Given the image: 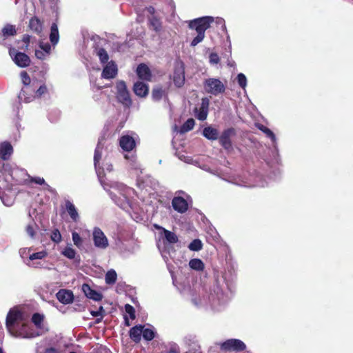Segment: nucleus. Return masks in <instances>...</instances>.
Here are the masks:
<instances>
[{
    "instance_id": "nucleus-1",
    "label": "nucleus",
    "mask_w": 353,
    "mask_h": 353,
    "mask_svg": "<svg viewBox=\"0 0 353 353\" xmlns=\"http://www.w3.org/2000/svg\"><path fill=\"white\" fill-rule=\"evenodd\" d=\"M213 21L214 18L212 17L205 16L190 20L188 22V28L194 30L197 32L196 37L191 41L190 46L192 47L196 46L204 39L205 32Z\"/></svg>"
},
{
    "instance_id": "nucleus-2",
    "label": "nucleus",
    "mask_w": 353,
    "mask_h": 353,
    "mask_svg": "<svg viewBox=\"0 0 353 353\" xmlns=\"http://www.w3.org/2000/svg\"><path fill=\"white\" fill-rule=\"evenodd\" d=\"M28 319L29 315L24 310L13 308L10 310L7 314L6 325L8 331H10L21 321H28Z\"/></svg>"
},
{
    "instance_id": "nucleus-3",
    "label": "nucleus",
    "mask_w": 353,
    "mask_h": 353,
    "mask_svg": "<svg viewBox=\"0 0 353 353\" xmlns=\"http://www.w3.org/2000/svg\"><path fill=\"white\" fill-rule=\"evenodd\" d=\"M203 87L207 93L214 96L223 94L225 91V85L216 78L206 79L203 82Z\"/></svg>"
},
{
    "instance_id": "nucleus-4",
    "label": "nucleus",
    "mask_w": 353,
    "mask_h": 353,
    "mask_svg": "<svg viewBox=\"0 0 353 353\" xmlns=\"http://www.w3.org/2000/svg\"><path fill=\"white\" fill-rule=\"evenodd\" d=\"M9 332L12 335L17 337L33 338L35 336L33 330L28 323V321H21L20 324L17 325L12 330Z\"/></svg>"
},
{
    "instance_id": "nucleus-5",
    "label": "nucleus",
    "mask_w": 353,
    "mask_h": 353,
    "mask_svg": "<svg viewBox=\"0 0 353 353\" xmlns=\"http://www.w3.org/2000/svg\"><path fill=\"white\" fill-rule=\"evenodd\" d=\"M116 88L117 90V98L118 101L125 106H130L132 104V100L125 81H118L116 85Z\"/></svg>"
},
{
    "instance_id": "nucleus-6",
    "label": "nucleus",
    "mask_w": 353,
    "mask_h": 353,
    "mask_svg": "<svg viewBox=\"0 0 353 353\" xmlns=\"http://www.w3.org/2000/svg\"><path fill=\"white\" fill-rule=\"evenodd\" d=\"M9 54L14 63L20 68H26L30 65L31 59L25 52H17L16 49L9 47Z\"/></svg>"
},
{
    "instance_id": "nucleus-7",
    "label": "nucleus",
    "mask_w": 353,
    "mask_h": 353,
    "mask_svg": "<svg viewBox=\"0 0 353 353\" xmlns=\"http://www.w3.org/2000/svg\"><path fill=\"white\" fill-rule=\"evenodd\" d=\"M246 348L245 344L239 339H228L221 344V350L225 352H242Z\"/></svg>"
},
{
    "instance_id": "nucleus-8",
    "label": "nucleus",
    "mask_w": 353,
    "mask_h": 353,
    "mask_svg": "<svg viewBox=\"0 0 353 353\" xmlns=\"http://www.w3.org/2000/svg\"><path fill=\"white\" fill-rule=\"evenodd\" d=\"M236 130L234 128H229L224 130L220 137L219 141L220 145L226 150L229 151L232 149V137L236 135Z\"/></svg>"
},
{
    "instance_id": "nucleus-9",
    "label": "nucleus",
    "mask_w": 353,
    "mask_h": 353,
    "mask_svg": "<svg viewBox=\"0 0 353 353\" xmlns=\"http://www.w3.org/2000/svg\"><path fill=\"white\" fill-rule=\"evenodd\" d=\"M93 241L97 248L105 249L108 246V241L103 231L95 228L93 230Z\"/></svg>"
},
{
    "instance_id": "nucleus-10",
    "label": "nucleus",
    "mask_w": 353,
    "mask_h": 353,
    "mask_svg": "<svg viewBox=\"0 0 353 353\" xmlns=\"http://www.w3.org/2000/svg\"><path fill=\"white\" fill-rule=\"evenodd\" d=\"M138 77L146 81H151L152 80V72L149 67L145 63H140L136 70Z\"/></svg>"
},
{
    "instance_id": "nucleus-11",
    "label": "nucleus",
    "mask_w": 353,
    "mask_h": 353,
    "mask_svg": "<svg viewBox=\"0 0 353 353\" xmlns=\"http://www.w3.org/2000/svg\"><path fill=\"white\" fill-rule=\"evenodd\" d=\"M57 299L63 304L67 305L73 302L74 294L71 290L61 289L56 294Z\"/></svg>"
},
{
    "instance_id": "nucleus-12",
    "label": "nucleus",
    "mask_w": 353,
    "mask_h": 353,
    "mask_svg": "<svg viewBox=\"0 0 353 353\" xmlns=\"http://www.w3.org/2000/svg\"><path fill=\"white\" fill-rule=\"evenodd\" d=\"M173 81L177 88H181L185 83V70L183 65L176 67L173 74Z\"/></svg>"
},
{
    "instance_id": "nucleus-13",
    "label": "nucleus",
    "mask_w": 353,
    "mask_h": 353,
    "mask_svg": "<svg viewBox=\"0 0 353 353\" xmlns=\"http://www.w3.org/2000/svg\"><path fill=\"white\" fill-rule=\"evenodd\" d=\"M120 147L126 152L132 151L136 146L134 138L130 135H123L119 139Z\"/></svg>"
},
{
    "instance_id": "nucleus-14",
    "label": "nucleus",
    "mask_w": 353,
    "mask_h": 353,
    "mask_svg": "<svg viewBox=\"0 0 353 353\" xmlns=\"http://www.w3.org/2000/svg\"><path fill=\"white\" fill-rule=\"evenodd\" d=\"M17 30L16 26L10 23H6L1 29L0 34V44L2 43V41H5L10 37H14L17 35Z\"/></svg>"
},
{
    "instance_id": "nucleus-15",
    "label": "nucleus",
    "mask_w": 353,
    "mask_h": 353,
    "mask_svg": "<svg viewBox=\"0 0 353 353\" xmlns=\"http://www.w3.org/2000/svg\"><path fill=\"white\" fill-rule=\"evenodd\" d=\"M172 205L174 210L179 213H184L188 209L187 201L181 196H175L172 201Z\"/></svg>"
},
{
    "instance_id": "nucleus-16",
    "label": "nucleus",
    "mask_w": 353,
    "mask_h": 353,
    "mask_svg": "<svg viewBox=\"0 0 353 353\" xmlns=\"http://www.w3.org/2000/svg\"><path fill=\"white\" fill-rule=\"evenodd\" d=\"M117 74V66L113 61L108 62L103 68L102 77L110 79H113Z\"/></svg>"
},
{
    "instance_id": "nucleus-17",
    "label": "nucleus",
    "mask_w": 353,
    "mask_h": 353,
    "mask_svg": "<svg viewBox=\"0 0 353 353\" xmlns=\"http://www.w3.org/2000/svg\"><path fill=\"white\" fill-rule=\"evenodd\" d=\"M82 291L88 299H92L96 301H99L102 299L103 295L101 293L91 288L89 284L84 283L82 285Z\"/></svg>"
},
{
    "instance_id": "nucleus-18",
    "label": "nucleus",
    "mask_w": 353,
    "mask_h": 353,
    "mask_svg": "<svg viewBox=\"0 0 353 353\" xmlns=\"http://www.w3.org/2000/svg\"><path fill=\"white\" fill-rule=\"evenodd\" d=\"M133 91L138 97H145L149 92V86L142 81H137L134 84Z\"/></svg>"
},
{
    "instance_id": "nucleus-19",
    "label": "nucleus",
    "mask_w": 353,
    "mask_h": 353,
    "mask_svg": "<svg viewBox=\"0 0 353 353\" xmlns=\"http://www.w3.org/2000/svg\"><path fill=\"white\" fill-rule=\"evenodd\" d=\"M13 152V148L10 143L5 141L0 144V157L1 159L8 160Z\"/></svg>"
},
{
    "instance_id": "nucleus-20",
    "label": "nucleus",
    "mask_w": 353,
    "mask_h": 353,
    "mask_svg": "<svg viewBox=\"0 0 353 353\" xmlns=\"http://www.w3.org/2000/svg\"><path fill=\"white\" fill-rule=\"evenodd\" d=\"M209 100L207 98H203L201 107L196 114L197 119L204 121L206 119L208 113Z\"/></svg>"
},
{
    "instance_id": "nucleus-21",
    "label": "nucleus",
    "mask_w": 353,
    "mask_h": 353,
    "mask_svg": "<svg viewBox=\"0 0 353 353\" xmlns=\"http://www.w3.org/2000/svg\"><path fill=\"white\" fill-rule=\"evenodd\" d=\"M144 325H138L132 327L129 332L130 339L136 343L141 341V334Z\"/></svg>"
},
{
    "instance_id": "nucleus-22",
    "label": "nucleus",
    "mask_w": 353,
    "mask_h": 353,
    "mask_svg": "<svg viewBox=\"0 0 353 353\" xmlns=\"http://www.w3.org/2000/svg\"><path fill=\"white\" fill-rule=\"evenodd\" d=\"M65 207L71 219L74 222H77L79 221V216L75 205L70 201L66 200L65 202Z\"/></svg>"
},
{
    "instance_id": "nucleus-23",
    "label": "nucleus",
    "mask_w": 353,
    "mask_h": 353,
    "mask_svg": "<svg viewBox=\"0 0 353 353\" xmlns=\"http://www.w3.org/2000/svg\"><path fill=\"white\" fill-rule=\"evenodd\" d=\"M28 27L35 33L39 34L43 30V23L37 17H32L29 21Z\"/></svg>"
},
{
    "instance_id": "nucleus-24",
    "label": "nucleus",
    "mask_w": 353,
    "mask_h": 353,
    "mask_svg": "<svg viewBox=\"0 0 353 353\" xmlns=\"http://www.w3.org/2000/svg\"><path fill=\"white\" fill-rule=\"evenodd\" d=\"M3 168L6 172L8 173V174L12 177V179L14 181L15 183H21V181L18 179H17L16 176L18 174V173L23 172V170H19L17 168H12L11 165L8 163H3Z\"/></svg>"
},
{
    "instance_id": "nucleus-25",
    "label": "nucleus",
    "mask_w": 353,
    "mask_h": 353,
    "mask_svg": "<svg viewBox=\"0 0 353 353\" xmlns=\"http://www.w3.org/2000/svg\"><path fill=\"white\" fill-rule=\"evenodd\" d=\"M203 135L206 139L214 141L219 138V132L216 128L208 126L203 129Z\"/></svg>"
},
{
    "instance_id": "nucleus-26",
    "label": "nucleus",
    "mask_w": 353,
    "mask_h": 353,
    "mask_svg": "<svg viewBox=\"0 0 353 353\" xmlns=\"http://www.w3.org/2000/svg\"><path fill=\"white\" fill-rule=\"evenodd\" d=\"M59 40V34L58 26L56 23H53L50 28V41L52 46H55L58 43Z\"/></svg>"
},
{
    "instance_id": "nucleus-27",
    "label": "nucleus",
    "mask_w": 353,
    "mask_h": 353,
    "mask_svg": "<svg viewBox=\"0 0 353 353\" xmlns=\"http://www.w3.org/2000/svg\"><path fill=\"white\" fill-rule=\"evenodd\" d=\"M149 23L150 26L153 28V30L159 32L162 29V23L159 18L157 16H152L149 18Z\"/></svg>"
},
{
    "instance_id": "nucleus-28",
    "label": "nucleus",
    "mask_w": 353,
    "mask_h": 353,
    "mask_svg": "<svg viewBox=\"0 0 353 353\" xmlns=\"http://www.w3.org/2000/svg\"><path fill=\"white\" fill-rule=\"evenodd\" d=\"M165 94V90L160 86H156L152 89V98L154 101H159Z\"/></svg>"
},
{
    "instance_id": "nucleus-29",
    "label": "nucleus",
    "mask_w": 353,
    "mask_h": 353,
    "mask_svg": "<svg viewBox=\"0 0 353 353\" xmlns=\"http://www.w3.org/2000/svg\"><path fill=\"white\" fill-rule=\"evenodd\" d=\"M191 269L196 271H202L205 268L203 262L200 259H192L189 262Z\"/></svg>"
},
{
    "instance_id": "nucleus-30",
    "label": "nucleus",
    "mask_w": 353,
    "mask_h": 353,
    "mask_svg": "<svg viewBox=\"0 0 353 353\" xmlns=\"http://www.w3.org/2000/svg\"><path fill=\"white\" fill-rule=\"evenodd\" d=\"M30 39H31V36H30L29 34H23L22 37V39L21 40H17V44H19L20 43H25V46H19V49L23 50L24 52L28 51V46L30 43Z\"/></svg>"
},
{
    "instance_id": "nucleus-31",
    "label": "nucleus",
    "mask_w": 353,
    "mask_h": 353,
    "mask_svg": "<svg viewBox=\"0 0 353 353\" xmlns=\"http://www.w3.org/2000/svg\"><path fill=\"white\" fill-rule=\"evenodd\" d=\"M195 121L192 118L188 119L180 128V132L186 133L193 129Z\"/></svg>"
},
{
    "instance_id": "nucleus-32",
    "label": "nucleus",
    "mask_w": 353,
    "mask_h": 353,
    "mask_svg": "<svg viewBox=\"0 0 353 353\" xmlns=\"http://www.w3.org/2000/svg\"><path fill=\"white\" fill-rule=\"evenodd\" d=\"M44 320V315L40 313H34L33 314L31 321L32 323L36 326L37 328L41 329L42 328L43 321Z\"/></svg>"
},
{
    "instance_id": "nucleus-33",
    "label": "nucleus",
    "mask_w": 353,
    "mask_h": 353,
    "mask_svg": "<svg viewBox=\"0 0 353 353\" xmlns=\"http://www.w3.org/2000/svg\"><path fill=\"white\" fill-rule=\"evenodd\" d=\"M163 233L165 240L169 243L174 244L178 242L179 238L175 233L166 229H163Z\"/></svg>"
},
{
    "instance_id": "nucleus-34",
    "label": "nucleus",
    "mask_w": 353,
    "mask_h": 353,
    "mask_svg": "<svg viewBox=\"0 0 353 353\" xmlns=\"http://www.w3.org/2000/svg\"><path fill=\"white\" fill-rule=\"evenodd\" d=\"M117 274L115 270H110L107 272L105 276V283L108 285H112L116 283Z\"/></svg>"
},
{
    "instance_id": "nucleus-35",
    "label": "nucleus",
    "mask_w": 353,
    "mask_h": 353,
    "mask_svg": "<svg viewBox=\"0 0 353 353\" xmlns=\"http://www.w3.org/2000/svg\"><path fill=\"white\" fill-rule=\"evenodd\" d=\"M97 55L99 57L101 63H108L109 60V55L107 51L103 48L97 49Z\"/></svg>"
},
{
    "instance_id": "nucleus-36",
    "label": "nucleus",
    "mask_w": 353,
    "mask_h": 353,
    "mask_svg": "<svg viewBox=\"0 0 353 353\" xmlns=\"http://www.w3.org/2000/svg\"><path fill=\"white\" fill-rule=\"evenodd\" d=\"M61 254L66 258L69 259H74L76 256L77 252L70 245L66 246L63 250L61 252Z\"/></svg>"
},
{
    "instance_id": "nucleus-37",
    "label": "nucleus",
    "mask_w": 353,
    "mask_h": 353,
    "mask_svg": "<svg viewBox=\"0 0 353 353\" xmlns=\"http://www.w3.org/2000/svg\"><path fill=\"white\" fill-rule=\"evenodd\" d=\"M203 248V243L200 239H194L188 245V248L192 251H199Z\"/></svg>"
},
{
    "instance_id": "nucleus-38",
    "label": "nucleus",
    "mask_w": 353,
    "mask_h": 353,
    "mask_svg": "<svg viewBox=\"0 0 353 353\" xmlns=\"http://www.w3.org/2000/svg\"><path fill=\"white\" fill-rule=\"evenodd\" d=\"M105 310L102 306H100L99 310L97 311H91L90 314L92 316H100L95 320V323H99L101 322L102 319L104 316Z\"/></svg>"
},
{
    "instance_id": "nucleus-39",
    "label": "nucleus",
    "mask_w": 353,
    "mask_h": 353,
    "mask_svg": "<svg viewBox=\"0 0 353 353\" xmlns=\"http://www.w3.org/2000/svg\"><path fill=\"white\" fill-rule=\"evenodd\" d=\"M50 239L53 242L56 243H59L61 241V234L57 228H55L52 231Z\"/></svg>"
},
{
    "instance_id": "nucleus-40",
    "label": "nucleus",
    "mask_w": 353,
    "mask_h": 353,
    "mask_svg": "<svg viewBox=\"0 0 353 353\" xmlns=\"http://www.w3.org/2000/svg\"><path fill=\"white\" fill-rule=\"evenodd\" d=\"M259 129L260 130H261L263 132H264L268 137L272 139V141H275V139H276L275 134L268 127H266V126H265L263 125H260L259 126Z\"/></svg>"
},
{
    "instance_id": "nucleus-41",
    "label": "nucleus",
    "mask_w": 353,
    "mask_h": 353,
    "mask_svg": "<svg viewBox=\"0 0 353 353\" xmlns=\"http://www.w3.org/2000/svg\"><path fill=\"white\" fill-rule=\"evenodd\" d=\"M142 335L143 339L146 341H152L154 338V331L149 328H143Z\"/></svg>"
},
{
    "instance_id": "nucleus-42",
    "label": "nucleus",
    "mask_w": 353,
    "mask_h": 353,
    "mask_svg": "<svg viewBox=\"0 0 353 353\" xmlns=\"http://www.w3.org/2000/svg\"><path fill=\"white\" fill-rule=\"evenodd\" d=\"M48 255V253L46 251L43 250L38 252H34L30 255L29 259L31 261L35 260V259H42L45 258Z\"/></svg>"
},
{
    "instance_id": "nucleus-43",
    "label": "nucleus",
    "mask_w": 353,
    "mask_h": 353,
    "mask_svg": "<svg viewBox=\"0 0 353 353\" xmlns=\"http://www.w3.org/2000/svg\"><path fill=\"white\" fill-rule=\"evenodd\" d=\"M72 241L74 242V244L77 247V248H81V245H82V239L81 237L80 236V235L76 232H73L72 233Z\"/></svg>"
},
{
    "instance_id": "nucleus-44",
    "label": "nucleus",
    "mask_w": 353,
    "mask_h": 353,
    "mask_svg": "<svg viewBox=\"0 0 353 353\" xmlns=\"http://www.w3.org/2000/svg\"><path fill=\"white\" fill-rule=\"evenodd\" d=\"M125 311L126 313H128L132 320L135 319L136 314H135V310L133 306H132L130 304H125Z\"/></svg>"
},
{
    "instance_id": "nucleus-45",
    "label": "nucleus",
    "mask_w": 353,
    "mask_h": 353,
    "mask_svg": "<svg viewBox=\"0 0 353 353\" xmlns=\"http://www.w3.org/2000/svg\"><path fill=\"white\" fill-rule=\"evenodd\" d=\"M22 83L28 86L30 84L31 79L29 76V74L27 73L26 71H22L20 74Z\"/></svg>"
},
{
    "instance_id": "nucleus-46",
    "label": "nucleus",
    "mask_w": 353,
    "mask_h": 353,
    "mask_svg": "<svg viewBox=\"0 0 353 353\" xmlns=\"http://www.w3.org/2000/svg\"><path fill=\"white\" fill-rule=\"evenodd\" d=\"M237 81H238L239 85L242 88H244L246 86L247 79H246V77L243 73H239L237 75Z\"/></svg>"
},
{
    "instance_id": "nucleus-47",
    "label": "nucleus",
    "mask_w": 353,
    "mask_h": 353,
    "mask_svg": "<svg viewBox=\"0 0 353 353\" xmlns=\"http://www.w3.org/2000/svg\"><path fill=\"white\" fill-rule=\"evenodd\" d=\"M39 46L41 50H42L43 52H46V54H48V56L50 54V53H51L50 44H49L48 43H44L43 42H40L39 44Z\"/></svg>"
},
{
    "instance_id": "nucleus-48",
    "label": "nucleus",
    "mask_w": 353,
    "mask_h": 353,
    "mask_svg": "<svg viewBox=\"0 0 353 353\" xmlns=\"http://www.w3.org/2000/svg\"><path fill=\"white\" fill-rule=\"evenodd\" d=\"M101 159V152L99 147H97V148L94 150V163L95 167L97 165V164L99 163V161Z\"/></svg>"
},
{
    "instance_id": "nucleus-49",
    "label": "nucleus",
    "mask_w": 353,
    "mask_h": 353,
    "mask_svg": "<svg viewBox=\"0 0 353 353\" xmlns=\"http://www.w3.org/2000/svg\"><path fill=\"white\" fill-rule=\"evenodd\" d=\"M47 92V87L45 85H41L36 91H35V97H41L43 94H44Z\"/></svg>"
},
{
    "instance_id": "nucleus-50",
    "label": "nucleus",
    "mask_w": 353,
    "mask_h": 353,
    "mask_svg": "<svg viewBox=\"0 0 353 353\" xmlns=\"http://www.w3.org/2000/svg\"><path fill=\"white\" fill-rule=\"evenodd\" d=\"M48 55L46 54L42 50H35V57L40 60H43Z\"/></svg>"
},
{
    "instance_id": "nucleus-51",
    "label": "nucleus",
    "mask_w": 353,
    "mask_h": 353,
    "mask_svg": "<svg viewBox=\"0 0 353 353\" xmlns=\"http://www.w3.org/2000/svg\"><path fill=\"white\" fill-rule=\"evenodd\" d=\"M26 230L27 234L30 237L33 238L34 236L35 232H34V229L32 225H27Z\"/></svg>"
},
{
    "instance_id": "nucleus-52",
    "label": "nucleus",
    "mask_w": 353,
    "mask_h": 353,
    "mask_svg": "<svg viewBox=\"0 0 353 353\" xmlns=\"http://www.w3.org/2000/svg\"><path fill=\"white\" fill-rule=\"evenodd\" d=\"M219 57L217 54L212 53L210 55V61L214 63H218L219 62Z\"/></svg>"
},
{
    "instance_id": "nucleus-53",
    "label": "nucleus",
    "mask_w": 353,
    "mask_h": 353,
    "mask_svg": "<svg viewBox=\"0 0 353 353\" xmlns=\"http://www.w3.org/2000/svg\"><path fill=\"white\" fill-rule=\"evenodd\" d=\"M30 181L31 182H34L39 185H43L45 183L44 179L41 177H32Z\"/></svg>"
},
{
    "instance_id": "nucleus-54",
    "label": "nucleus",
    "mask_w": 353,
    "mask_h": 353,
    "mask_svg": "<svg viewBox=\"0 0 353 353\" xmlns=\"http://www.w3.org/2000/svg\"><path fill=\"white\" fill-rule=\"evenodd\" d=\"M42 353H60L59 351L54 347L46 348Z\"/></svg>"
},
{
    "instance_id": "nucleus-55",
    "label": "nucleus",
    "mask_w": 353,
    "mask_h": 353,
    "mask_svg": "<svg viewBox=\"0 0 353 353\" xmlns=\"http://www.w3.org/2000/svg\"><path fill=\"white\" fill-rule=\"evenodd\" d=\"M147 11L152 14V16H154L155 12V8L153 6H149L147 8Z\"/></svg>"
},
{
    "instance_id": "nucleus-56",
    "label": "nucleus",
    "mask_w": 353,
    "mask_h": 353,
    "mask_svg": "<svg viewBox=\"0 0 353 353\" xmlns=\"http://www.w3.org/2000/svg\"><path fill=\"white\" fill-rule=\"evenodd\" d=\"M168 353H180L179 352V350L178 348H176V347H171L169 351H168Z\"/></svg>"
},
{
    "instance_id": "nucleus-57",
    "label": "nucleus",
    "mask_w": 353,
    "mask_h": 353,
    "mask_svg": "<svg viewBox=\"0 0 353 353\" xmlns=\"http://www.w3.org/2000/svg\"><path fill=\"white\" fill-rule=\"evenodd\" d=\"M124 320H125V325L126 326H130V321H129V319H128V316H124Z\"/></svg>"
},
{
    "instance_id": "nucleus-58",
    "label": "nucleus",
    "mask_w": 353,
    "mask_h": 353,
    "mask_svg": "<svg viewBox=\"0 0 353 353\" xmlns=\"http://www.w3.org/2000/svg\"><path fill=\"white\" fill-rule=\"evenodd\" d=\"M220 22H221V23H223V26L224 27V28H225V23H224V20H223V19H221V20H220Z\"/></svg>"
},
{
    "instance_id": "nucleus-59",
    "label": "nucleus",
    "mask_w": 353,
    "mask_h": 353,
    "mask_svg": "<svg viewBox=\"0 0 353 353\" xmlns=\"http://www.w3.org/2000/svg\"><path fill=\"white\" fill-rule=\"evenodd\" d=\"M0 353H3V351L1 347H0Z\"/></svg>"
},
{
    "instance_id": "nucleus-60",
    "label": "nucleus",
    "mask_w": 353,
    "mask_h": 353,
    "mask_svg": "<svg viewBox=\"0 0 353 353\" xmlns=\"http://www.w3.org/2000/svg\"><path fill=\"white\" fill-rule=\"evenodd\" d=\"M105 353H112V352H110V350H106Z\"/></svg>"
},
{
    "instance_id": "nucleus-61",
    "label": "nucleus",
    "mask_w": 353,
    "mask_h": 353,
    "mask_svg": "<svg viewBox=\"0 0 353 353\" xmlns=\"http://www.w3.org/2000/svg\"><path fill=\"white\" fill-rule=\"evenodd\" d=\"M21 92H22V93H25V92H26V90H25L24 89H22Z\"/></svg>"
},
{
    "instance_id": "nucleus-62",
    "label": "nucleus",
    "mask_w": 353,
    "mask_h": 353,
    "mask_svg": "<svg viewBox=\"0 0 353 353\" xmlns=\"http://www.w3.org/2000/svg\"><path fill=\"white\" fill-rule=\"evenodd\" d=\"M70 353H77V352H70Z\"/></svg>"
}]
</instances>
